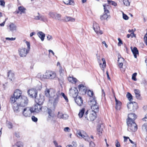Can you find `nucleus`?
<instances>
[{"mask_svg": "<svg viewBox=\"0 0 147 147\" xmlns=\"http://www.w3.org/2000/svg\"><path fill=\"white\" fill-rule=\"evenodd\" d=\"M128 126L127 130L129 131L135 132L137 129V127L136 124L135 122H129V121L127 122Z\"/></svg>", "mask_w": 147, "mask_h": 147, "instance_id": "nucleus-6", "label": "nucleus"}, {"mask_svg": "<svg viewBox=\"0 0 147 147\" xmlns=\"http://www.w3.org/2000/svg\"><path fill=\"white\" fill-rule=\"evenodd\" d=\"M32 121L34 122H37L38 121L37 118L35 117L34 116H32L31 117Z\"/></svg>", "mask_w": 147, "mask_h": 147, "instance_id": "nucleus-53", "label": "nucleus"}, {"mask_svg": "<svg viewBox=\"0 0 147 147\" xmlns=\"http://www.w3.org/2000/svg\"><path fill=\"white\" fill-rule=\"evenodd\" d=\"M78 88L79 91L81 92H83L85 93L86 92V87L84 86L82 84H80L78 86Z\"/></svg>", "mask_w": 147, "mask_h": 147, "instance_id": "nucleus-29", "label": "nucleus"}, {"mask_svg": "<svg viewBox=\"0 0 147 147\" xmlns=\"http://www.w3.org/2000/svg\"><path fill=\"white\" fill-rule=\"evenodd\" d=\"M10 30L13 32L16 30V26L13 23L11 24L9 26Z\"/></svg>", "mask_w": 147, "mask_h": 147, "instance_id": "nucleus-35", "label": "nucleus"}, {"mask_svg": "<svg viewBox=\"0 0 147 147\" xmlns=\"http://www.w3.org/2000/svg\"><path fill=\"white\" fill-rule=\"evenodd\" d=\"M28 93L31 97L34 98L37 95V92L35 89L32 88L28 90Z\"/></svg>", "mask_w": 147, "mask_h": 147, "instance_id": "nucleus-17", "label": "nucleus"}, {"mask_svg": "<svg viewBox=\"0 0 147 147\" xmlns=\"http://www.w3.org/2000/svg\"><path fill=\"white\" fill-rule=\"evenodd\" d=\"M63 2L67 5H74V1L71 0H64Z\"/></svg>", "mask_w": 147, "mask_h": 147, "instance_id": "nucleus-32", "label": "nucleus"}, {"mask_svg": "<svg viewBox=\"0 0 147 147\" xmlns=\"http://www.w3.org/2000/svg\"><path fill=\"white\" fill-rule=\"evenodd\" d=\"M28 100L27 98L23 96L20 98V100H18L13 105V108L14 112L18 113L23 110L24 107L26 106L28 103Z\"/></svg>", "mask_w": 147, "mask_h": 147, "instance_id": "nucleus-1", "label": "nucleus"}, {"mask_svg": "<svg viewBox=\"0 0 147 147\" xmlns=\"http://www.w3.org/2000/svg\"><path fill=\"white\" fill-rule=\"evenodd\" d=\"M78 90L77 88L75 87H73L71 88L69 90V95L70 96L74 98H75L78 96Z\"/></svg>", "mask_w": 147, "mask_h": 147, "instance_id": "nucleus-12", "label": "nucleus"}, {"mask_svg": "<svg viewBox=\"0 0 147 147\" xmlns=\"http://www.w3.org/2000/svg\"><path fill=\"white\" fill-rule=\"evenodd\" d=\"M85 112L84 108H82L80 110L78 114V116L80 118H82Z\"/></svg>", "mask_w": 147, "mask_h": 147, "instance_id": "nucleus-36", "label": "nucleus"}, {"mask_svg": "<svg viewBox=\"0 0 147 147\" xmlns=\"http://www.w3.org/2000/svg\"><path fill=\"white\" fill-rule=\"evenodd\" d=\"M107 2L108 3L109 5H111L115 6H116L117 5V3L114 1L111 0H107Z\"/></svg>", "mask_w": 147, "mask_h": 147, "instance_id": "nucleus-39", "label": "nucleus"}, {"mask_svg": "<svg viewBox=\"0 0 147 147\" xmlns=\"http://www.w3.org/2000/svg\"><path fill=\"white\" fill-rule=\"evenodd\" d=\"M38 35L39 37L40 38L42 41L44 40V38L45 36V35L41 31L39 32L38 33Z\"/></svg>", "mask_w": 147, "mask_h": 147, "instance_id": "nucleus-28", "label": "nucleus"}, {"mask_svg": "<svg viewBox=\"0 0 147 147\" xmlns=\"http://www.w3.org/2000/svg\"><path fill=\"white\" fill-rule=\"evenodd\" d=\"M118 41H119V42L118 44V46H120L121 45V44H122V40H121V39H120V38H118Z\"/></svg>", "mask_w": 147, "mask_h": 147, "instance_id": "nucleus-58", "label": "nucleus"}, {"mask_svg": "<svg viewBox=\"0 0 147 147\" xmlns=\"http://www.w3.org/2000/svg\"><path fill=\"white\" fill-rule=\"evenodd\" d=\"M93 27V29L94 30L95 32L97 34L99 33L100 30V28L98 24L96 22L94 23Z\"/></svg>", "mask_w": 147, "mask_h": 147, "instance_id": "nucleus-22", "label": "nucleus"}, {"mask_svg": "<svg viewBox=\"0 0 147 147\" xmlns=\"http://www.w3.org/2000/svg\"><path fill=\"white\" fill-rule=\"evenodd\" d=\"M131 49L134 55L135 58H137V54H138V51L136 47H134L133 48L132 47H131Z\"/></svg>", "mask_w": 147, "mask_h": 147, "instance_id": "nucleus-23", "label": "nucleus"}, {"mask_svg": "<svg viewBox=\"0 0 147 147\" xmlns=\"http://www.w3.org/2000/svg\"><path fill=\"white\" fill-rule=\"evenodd\" d=\"M134 92L136 94V97L138 99H139L140 96V91L138 90L135 89Z\"/></svg>", "mask_w": 147, "mask_h": 147, "instance_id": "nucleus-33", "label": "nucleus"}, {"mask_svg": "<svg viewBox=\"0 0 147 147\" xmlns=\"http://www.w3.org/2000/svg\"><path fill=\"white\" fill-rule=\"evenodd\" d=\"M23 110L21 111L22 112V113L24 115L25 117H29L31 115L32 112L30 107H27L26 108H23Z\"/></svg>", "mask_w": 147, "mask_h": 147, "instance_id": "nucleus-13", "label": "nucleus"}, {"mask_svg": "<svg viewBox=\"0 0 147 147\" xmlns=\"http://www.w3.org/2000/svg\"><path fill=\"white\" fill-rule=\"evenodd\" d=\"M68 80L72 83H76L77 81V79L73 77H69L68 78Z\"/></svg>", "mask_w": 147, "mask_h": 147, "instance_id": "nucleus-34", "label": "nucleus"}, {"mask_svg": "<svg viewBox=\"0 0 147 147\" xmlns=\"http://www.w3.org/2000/svg\"><path fill=\"white\" fill-rule=\"evenodd\" d=\"M56 74L54 71H47L44 74L39 73L37 75V77L41 79L44 78L49 80L54 79L56 77Z\"/></svg>", "mask_w": 147, "mask_h": 147, "instance_id": "nucleus-2", "label": "nucleus"}, {"mask_svg": "<svg viewBox=\"0 0 147 147\" xmlns=\"http://www.w3.org/2000/svg\"><path fill=\"white\" fill-rule=\"evenodd\" d=\"M88 95L90 97H92V100L93 98H95L94 96H93L94 94L93 92L90 90H89L88 91Z\"/></svg>", "mask_w": 147, "mask_h": 147, "instance_id": "nucleus-37", "label": "nucleus"}, {"mask_svg": "<svg viewBox=\"0 0 147 147\" xmlns=\"http://www.w3.org/2000/svg\"><path fill=\"white\" fill-rule=\"evenodd\" d=\"M142 129L144 131H147V124H144L142 126Z\"/></svg>", "mask_w": 147, "mask_h": 147, "instance_id": "nucleus-47", "label": "nucleus"}, {"mask_svg": "<svg viewBox=\"0 0 147 147\" xmlns=\"http://www.w3.org/2000/svg\"><path fill=\"white\" fill-rule=\"evenodd\" d=\"M126 97L129 101H130L133 100L132 96L129 93H127L126 95Z\"/></svg>", "mask_w": 147, "mask_h": 147, "instance_id": "nucleus-41", "label": "nucleus"}, {"mask_svg": "<svg viewBox=\"0 0 147 147\" xmlns=\"http://www.w3.org/2000/svg\"><path fill=\"white\" fill-rule=\"evenodd\" d=\"M74 100L76 103L79 106H81L83 103V100L81 97L80 96H77L74 98Z\"/></svg>", "mask_w": 147, "mask_h": 147, "instance_id": "nucleus-19", "label": "nucleus"}, {"mask_svg": "<svg viewBox=\"0 0 147 147\" xmlns=\"http://www.w3.org/2000/svg\"><path fill=\"white\" fill-rule=\"evenodd\" d=\"M131 36V38L134 37H136V35L134 34V32L131 33L130 34H127V38H129Z\"/></svg>", "mask_w": 147, "mask_h": 147, "instance_id": "nucleus-45", "label": "nucleus"}, {"mask_svg": "<svg viewBox=\"0 0 147 147\" xmlns=\"http://www.w3.org/2000/svg\"><path fill=\"white\" fill-rule=\"evenodd\" d=\"M32 113H38L42 111V107L41 105L38 104H36L32 107H30Z\"/></svg>", "mask_w": 147, "mask_h": 147, "instance_id": "nucleus-11", "label": "nucleus"}, {"mask_svg": "<svg viewBox=\"0 0 147 147\" xmlns=\"http://www.w3.org/2000/svg\"><path fill=\"white\" fill-rule=\"evenodd\" d=\"M104 7V13L106 14L109 13V11L107 7H106V4H104L103 5Z\"/></svg>", "mask_w": 147, "mask_h": 147, "instance_id": "nucleus-42", "label": "nucleus"}, {"mask_svg": "<svg viewBox=\"0 0 147 147\" xmlns=\"http://www.w3.org/2000/svg\"><path fill=\"white\" fill-rule=\"evenodd\" d=\"M47 113L49 114L48 117L49 118L51 119L54 117V114L52 110L50 109H48Z\"/></svg>", "mask_w": 147, "mask_h": 147, "instance_id": "nucleus-27", "label": "nucleus"}, {"mask_svg": "<svg viewBox=\"0 0 147 147\" xmlns=\"http://www.w3.org/2000/svg\"><path fill=\"white\" fill-rule=\"evenodd\" d=\"M142 120L145 121H147V114L145 115V117L143 118Z\"/></svg>", "mask_w": 147, "mask_h": 147, "instance_id": "nucleus-64", "label": "nucleus"}, {"mask_svg": "<svg viewBox=\"0 0 147 147\" xmlns=\"http://www.w3.org/2000/svg\"><path fill=\"white\" fill-rule=\"evenodd\" d=\"M93 112H92L89 115V117H88L87 116V115L88 114V111H86L84 115V116L85 118H86L87 119L90 121H94L96 118V113Z\"/></svg>", "mask_w": 147, "mask_h": 147, "instance_id": "nucleus-10", "label": "nucleus"}, {"mask_svg": "<svg viewBox=\"0 0 147 147\" xmlns=\"http://www.w3.org/2000/svg\"><path fill=\"white\" fill-rule=\"evenodd\" d=\"M72 144L74 146L76 147L77 146V144L75 141H73L72 143Z\"/></svg>", "mask_w": 147, "mask_h": 147, "instance_id": "nucleus-62", "label": "nucleus"}, {"mask_svg": "<svg viewBox=\"0 0 147 147\" xmlns=\"http://www.w3.org/2000/svg\"><path fill=\"white\" fill-rule=\"evenodd\" d=\"M57 116L58 118L59 119H66L68 117V116L67 114H63L60 112H58Z\"/></svg>", "mask_w": 147, "mask_h": 147, "instance_id": "nucleus-21", "label": "nucleus"}, {"mask_svg": "<svg viewBox=\"0 0 147 147\" xmlns=\"http://www.w3.org/2000/svg\"><path fill=\"white\" fill-rule=\"evenodd\" d=\"M90 105H91V109L92 112L97 113L98 112L99 107L98 104L96 102V98H93L91 100Z\"/></svg>", "mask_w": 147, "mask_h": 147, "instance_id": "nucleus-4", "label": "nucleus"}, {"mask_svg": "<svg viewBox=\"0 0 147 147\" xmlns=\"http://www.w3.org/2000/svg\"><path fill=\"white\" fill-rule=\"evenodd\" d=\"M96 56L98 61L99 62V61H100V57L99 54L98 53V51L97 52V53L96 54Z\"/></svg>", "mask_w": 147, "mask_h": 147, "instance_id": "nucleus-52", "label": "nucleus"}, {"mask_svg": "<svg viewBox=\"0 0 147 147\" xmlns=\"http://www.w3.org/2000/svg\"><path fill=\"white\" fill-rule=\"evenodd\" d=\"M115 145L116 147H119L120 146V144L119 142L117 140H116L115 142Z\"/></svg>", "mask_w": 147, "mask_h": 147, "instance_id": "nucleus-55", "label": "nucleus"}, {"mask_svg": "<svg viewBox=\"0 0 147 147\" xmlns=\"http://www.w3.org/2000/svg\"><path fill=\"white\" fill-rule=\"evenodd\" d=\"M123 19L126 20H127L129 19L128 17L123 12Z\"/></svg>", "mask_w": 147, "mask_h": 147, "instance_id": "nucleus-50", "label": "nucleus"}, {"mask_svg": "<svg viewBox=\"0 0 147 147\" xmlns=\"http://www.w3.org/2000/svg\"><path fill=\"white\" fill-rule=\"evenodd\" d=\"M124 59L123 58H121L120 59H118V63H123L124 61Z\"/></svg>", "mask_w": 147, "mask_h": 147, "instance_id": "nucleus-57", "label": "nucleus"}, {"mask_svg": "<svg viewBox=\"0 0 147 147\" xmlns=\"http://www.w3.org/2000/svg\"><path fill=\"white\" fill-rule=\"evenodd\" d=\"M123 2L124 4L126 6H129L130 5V3L128 0H124Z\"/></svg>", "mask_w": 147, "mask_h": 147, "instance_id": "nucleus-46", "label": "nucleus"}, {"mask_svg": "<svg viewBox=\"0 0 147 147\" xmlns=\"http://www.w3.org/2000/svg\"><path fill=\"white\" fill-rule=\"evenodd\" d=\"M59 82L60 84H63L64 82V79L63 77L61 76V78H59Z\"/></svg>", "mask_w": 147, "mask_h": 147, "instance_id": "nucleus-51", "label": "nucleus"}, {"mask_svg": "<svg viewBox=\"0 0 147 147\" xmlns=\"http://www.w3.org/2000/svg\"><path fill=\"white\" fill-rule=\"evenodd\" d=\"M22 92L21 91L16 89L13 95H12L10 98V102L11 104H14L17 102L18 100H20V98L23 96H22Z\"/></svg>", "mask_w": 147, "mask_h": 147, "instance_id": "nucleus-3", "label": "nucleus"}, {"mask_svg": "<svg viewBox=\"0 0 147 147\" xmlns=\"http://www.w3.org/2000/svg\"><path fill=\"white\" fill-rule=\"evenodd\" d=\"M115 97L116 102L115 108L117 110H119L121 108V102L117 99Z\"/></svg>", "mask_w": 147, "mask_h": 147, "instance_id": "nucleus-24", "label": "nucleus"}, {"mask_svg": "<svg viewBox=\"0 0 147 147\" xmlns=\"http://www.w3.org/2000/svg\"><path fill=\"white\" fill-rule=\"evenodd\" d=\"M109 16H108L107 14L105 13L104 14L100 17V18L101 20H104L105 19H107Z\"/></svg>", "mask_w": 147, "mask_h": 147, "instance_id": "nucleus-38", "label": "nucleus"}, {"mask_svg": "<svg viewBox=\"0 0 147 147\" xmlns=\"http://www.w3.org/2000/svg\"><path fill=\"white\" fill-rule=\"evenodd\" d=\"M12 147H23V144L21 142H18L13 145Z\"/></svg>", "mask_w": 147, "mask_h": 147, "instance_id": "nucleus-31", "label": "nucleus"}, {"mask_svg": "<svg viewBox=\"0 0 147 147\" xmlns=\"http://www.w3.org/2000/svg\"><path fill=\"white\" fill-rule=\"evenodd\" d=\"M15 136L18 138H20V133H15Z\"/></svg>", "mask_w": 147, "mask_h": 147, "instance_id": "nucleus-63", "label": "nucleus"}, {"mask_svg": "<svg viewBox=\"0 0 147 147\" xmlns=\"http://www.w3.org/2000/svg\"><path fill=\"white\" fill-rule=\"evenodd\" d=\"M90 147H94L95 144L93 142L91 141L90 143Z\"/></svg>", "mask_w": 147, "mask_h": 147, "instance_id": "nucleus-61", "label": "nucleus"}, {"mask_svg": "<svg viewBox=\"0 0 147 147\" xmlns=\"http://www.w3.org/2000/svg\"><path fill=\"white\" fill-rule=\"evenodd\" d=\"M50 17L54 19L60 20L61 16L60 14L55 12H50L49 14Z\"/></svg>", "mask_w": 147, "mask_h": 147, "instance_id": "nucleus-8", "label": "nucleus"}, {"mask_svg": "<svg viewBox=\"0 0 147 147\" xmlns=\"http://www.w3.org/2000/svg\"><path fill=\"white\" fill-rule=\"evenodd\" d=\"M64 70L62 69V67L61 66H60L59 72L60 76H61L63 77V76H64Z\"/></svg>", "mask_w": 147, "mask_h": 147, "instance_id": "nucleus-40", "label": "nucleus"}, {"mask_svg": "<svg viewBox=\"0 0 147 147\" xmlns=\"http://www.w3.org/2000/svg\"><path fill=\"white\" fill-rule=\"evenodd\" d=\"M127 107L128 109L131 111H134L138 108V104L135 102H132L128 103Z\"/></svg>", "mask_w": 147, "mask_h": 147, "instance_id": "nucleus-7", "label": "nucleus"}, {"mask_svg": "<svg viewBox=\"0 0 147 147\" xmlns=\"http://www.w3.org/2000/svg\"><path fill=\"white\" fill-rule=\"evenodd\" d=\"M7 76L10 81H13L15 79L14 74L11 71L8 72L7 74Z\"/></svg>", "mask_w": 147, "mask_h": 147, "instance_id": "nucleus-20", "label": "nucleus"}, {"mask_svg": "<svg viewBox=\"0 0 147 147\" xmlns=\"http://www.w3.org/2000/svg\"><path fill=\"white\" fill-rule=\"evenodd\" d=\"M7 126L9 129L12 128L13 127V125L12 123L9 121L7 122Z\"/></svg>", "mask_w": 147, "mask_h": 147, "instance_id": "nucleus-43", "label": "nucleus"}, {"mask_svg": "<svg viewBox=\"0 0 147 147\" xmlns=\"http://www.w3.org/2000/svg\"><path fill=\"white\" fill-rule=\"evenodd\" d=\"M45 95L47 97L52 98L55 96V90L53 89H47L45 92Z\"/></svg>", "mask_w": 147, "mask_h": 147, "instance_id": "nucleus-9", "label": "nucleus"}, {"mask_svg": "<svg viewBox=\"0 0 147 147\" xmlns=\"http://www.w3.org/2000/svg\"><path fill=\"white\" fill-rule=\"evenodd\" d=\"M5 39L6 40H15L16 38H10L7 37V38H6Z\"/></svg>", "mask_w": 147, "mask_h": 147, "instance_id": "nucleus-60", "label": "nucleus"}, {"mask_svg": "<svg viewBox=\"0 0 147 147\" xmlns=\"http://www.w3.org/2000/svg\"><path fill=\"white\" fill-rule=\"evenodd\" d=\"M33 19L36 20H40L44 22H45L47 20L46 17L43 16H41L39 13H38L37 15L36 16H34Z\"/></svg>", "mask_w": 147, "mask_h": 147, "instance_id": "nucleus-18", "label": "nucleus"}, {"mask_svg": "<svg viewBox=\"0 0 147 147\" xmlns=\"http://www.w3.org/2000/svg\"><path fill=\"white\" fill-rule=\"evenodd\" d=\"M26 44L27 46V49L26 50H28V51L29 52L30 51V44L29 42L28 41H26Z\"/></svg>", "mask_w": 147, "mask_h": 147, "instance_id": "nucleus-49", "label": "nucleus"}, {"mask_svg": "<svg viewBox=\"0 0 147 147\" xmlns=\"http://www.w3.org/2000/svg\"><path fill=\"white\" fill-rule=\"evenodd\" d=\"M76 134L78 137L80 138H83L84 140L88 142L90 140L89 137L86 132L83 130H78L77 131Z\"/></svg>", "mask_w": 147, "mask_h": 147, "instance_id": "nucleus-5", "label": "nucleus"}, {"mask_svg": "<svg viewBox=\"0 0 147 147\" xmlns=\"http://www.w3.org/2000/svg\"><path fill=\"white\" fill-rule=\"evenodd\" d=\"M100 126L98 125V126L97 130L98 132L99 133L98 134L100 135V134L102 133V129L100 128Z\"/></svg>", "mask_w": 147, "mask_h": 147, "instance_id": "nucleus-48", "label": "nucleus"}, {"mask_svg": "<svg viewBox=\"0 0 147 147\" xmlns=\"http://www.w3.org/2000/svg\"><path fill=\"white\" fill-rule=\"evenodd\" d=\"M44 97L42 95H39L38 97L36 95L34 98L35 99V101L37 104L42 105L44 100Z\"/></svg>", "mask_w": 147, "mask_h": 147, "instance_id": "nucleus-15", "label": "nucleus"}, {"mask_svg": "<svg viewBox=\"0 0 147 147\" xmlns=\"http://www.w3.org/2000/svg\"><path fill=\"white\" fill-rule=\"evenodd\" d=\"M60 95L62 96L63 97V98L67 102H68V100L67 96L63 93L61 92L60 94Z\"/></svg>", "mask_w": 147, "mask_h": 147, "instance_id": "nucleus-44", "label": "nucleus"}, {"mask_svg": "<svg viewBox=\"0 0 147 147\" xmlns=\"http://www.w3.org/2000/svg\"><path fill=\"white\" fill-rule=\"evenodd\" d=\"M137 116L134 113H131L128 114V118L127 119V122L129 121V122H134V121L136 118Z\"/></svg>", "mask_w": 147, "mask_h": 147, "instance_id": "nucleus-16", "label": "nucleus"}, {"mask_svg": "<svg viewBox=\"0 0 147 147\" xmlns=\"http://www.w3.org/2000/svg\"><path fill=\"white\" fill-rule=\"evenodd\" d=\"M29 52L28 50H26L25 48H22L18 50L19 55L22 57H26Z\"/></svg>", "mask_w": 147, "mask_h": 147, "instance_id": "nucleus-14", "label": "nucleus"}, {"mask_svg": "<svg viewBox=\"0 0 147 147\" xmlns=\"http://www.w3.org/2000/svg\"><path fill=\"white\" fill-rule=\"evenodd\" d=\"M59 92H58L57 93V96L54 98V100L53 102V105L54 107L55 106L57 105L58 102L59 100Z\"/></svg>", "mask_w": 147, "mask_h": 147, "instance_id": "nucleus-26", "label": "nucleus"}, {"mask_svg": "<svg viewBox=\"0 0 147 147\" xmlns=\"http://www.w3.org/2000/svg\"><path fill=\"white\" fill-rule=\"evenodd\" d=\"M18 10L16 11V12L17 13H19L20 11L21 12L20 13V14H22V13H25V11L26 10V9L23 7L20 6L18 7Z\"/></svg>", "mask_w": 147, "mask_h": 147, "instance_id": "nucleus-25", "label": "nucleus"}, {"mask_svg": "<svg viewBox=\"0 0 147 147\" xmlns=\"http://www.w3.org/2000/svg\"><path fill=\"white\" fill-rule=\"evenodd\" d=\"M64 131L66 132H69L70 129L69 127H66L64 128Z\"/></svg>", "mask_w": 147, "mask_h": 147, "instance_id": "nucleus-56", "label": "nucleus"}, {"mask_svg": "<svg viewBox=\"0 0 147 147\" xmlns=\"http://www.w3.org/2000/svg\"><path fill=\"white\" fill-rule=\"evenodd\" d=\"M47 40H50L52 39V36L49 35H47Z\"/></svg>", "mask_w": 147, "mask_h": 147, "instance_id": "nucleus-59", "label": "nucleus"}, {"mask_svg": "<svg viewBox=\"0 0 147 147\" xmlns=\"http://www.w3.org/2000/svg\"><path fill=\"white\" fill-rule=\"evenodd\" d=\"M64 20L65 22H74L75 21V19L72 18L71 17L65 16L64 18Z\"/></svg>", "mask_w": 147, "mask_h": 147, "instance_id": "nucleus-30", "label": "nucleus"}, {"mask_svg": "<svg viewBox=\"0 0 147 147\" xmlns=\"http://www.w3.org/2000/svg\"><path fill=\"white\" fill-rule=\"evenodd\" d=\"M137 75V73H134L132 76V80H133L134 81H136L137 80L136 77Z\"/></svg>", "mask_w": 147, "mask_h": 147, "instance_id": "nucleus-54", "label": "nucleus"}]
</instances>
